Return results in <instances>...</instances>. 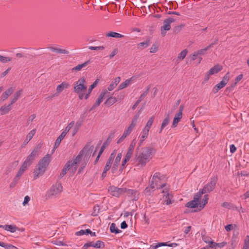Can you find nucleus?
Instances as JSON below:
<instances>
[{
	"mask_svg": "<svg viewBox=\"0 0 249 249\" xmlns=\"http://www.w3.org/2000/svg\"><path fill=\"white\" fill-rule=\"evenodd\" d=\"M152 150L153 149L151 147L143 148L141 152L136 158V165L141 168L145 166L152 159Z\"/></svg>",
	"mask_w": 249,
	"mask_h": 249,
	"instance_id": "f257e3e1",
	"label": "nucleus"
},
{
	"mask_svg": "<svg viewBox=\"0 0 249 249\" xmlns=\"http://www.w3.org/2000/svg\"><path fill=\"white\" fill-rule=\"evenodd\" d=\"M51 160V155L48 154L40 160L34 172L35 179H36L44 174Z\"/></svg>",
	"mask_w": 249,
	"mask_h": 249,
	"instance_id": "f03ea898",
	"label": "nucleus"
},
{
	"mask_svg": "<svg viewBox=\"0 0 249 249\" xmlns=\"http://www.w3.org/2000/svg\"><path fill=\"white\" fill-rule=\"evenodd\" d=\"M91 150V147L85 146L78 154V155H81L80 160L78 163V165H80L78 172L79 174L83 172L84 168L86 166L90 156Z\"/></svg>",
	"mask_w": 249,
	"mask_h": 249,
	"instance_id": "7ed1b4c3",
	"label": "nucleus"
},
{
	"mask_svg": "<svg viewBox=\"0 0 249 249\" xmlns=\"http://www.w3.org/2000/svg\"><path fill=\"white\" fill-rule=\"evenodd\" d=\"M87 90L86 81L84 77L80 78L74 85V91L76 93L80 100L85 98Z\"/></svg>",
	"mask_w": 249,
	"mask_h": 249,
	"instance_id": "20e7f679",
	"label": "nucleus"
},
{
	"mask_svg": "<svg viewBox=\"0 0 249 249\" xmlns=\"http://www.w3.org/2000/svg\"><path fill=\"white\" fill-rule=\"evenodd\" d=\"M164 178L163 175H161L160 173H155L152 177L150 181V187L152 189L155 188L162 189L167 187V184L165 183L162 182V180Z\"/></svg>",
	"mask_w": 249,
	"mask_h": 249,
	"instance_id": "39448f33",
	"label": "nucleus"
},
{
	"mask_svg": "<svg viewBox=\"0 0 249 249\" xmlns=\"http://www.w3.org/2000/svg\"><path fill=\"white\" fill-rule=\"evenodd\" d=\"M63 187L60 183L53 185L46 193L47 198H55L58 197L62 192Z\"/></svg>",
	"mask_w": 249,
	"mask_h": 249,
	"instance_id": "423d86ee",
	"label": "nucleus"
},
{
	"mask_svg": "<svg viewBox=\"0 0 249 249\" xmlns=\"http://www.w3.org/2000/svg\"><path fill=\"white\" fill-rule=\"evenodd\" d=\"M80 156L81 155H78L73 160L68 161L65 164L69 169V171L72 174L77 170L78 163L80 160Z\"/></svg>",
	"mask_w": 249,
	"mask_h": 249,
	"instance_id": "0eeeda50",
	"label": "nucleus"
},
{
	"mask_svg": "<svg viewBox=\"0 0 249 249\" xmlns=\"http://www.w3.org/2000/svg\"><path fill=\"white\" fill-rule=\"evenodd\" d=\"M162 193L163 194L162 197V203L165 205H169L173 203L174 200L173 199V196L169 193V187H165L162 190Z\"/></svg>",
	"mask_w": 249,
	"mask_h": 249,
	"instance_id": "6e6552de",
	"label": "nucleus"
},
{
	"mask_svg": "<svg viewBox=\"0 0 249 249\" xmlns=\"http://www.w3.org/2000/svg\"><path fill=\"white\" fill-rule=\"evenodd\" d=\"M38 154L37 149H35L31 154L26 158L25 161L22 164V166L28 169V167L32 164L36 157Z\"/></svg>",
	"mask_w": 249,
	"mask_h": 249,
	"instance_id": "1a4fd4ad",
	"label": "nucleus"
},
{
	"mask_svg": "<svg viewBox=\"0 0 249 249\" xmlns=\"http://www.w3.org/2000/svg\"><path fill=\"white\" fill-rule=\"evenodd\" d=\"M175 21L173 18H169L165 19L163 21V25L160 27V32L162 36H164L166 34V32L171 29V24Z\"/></svg>",
	"mask_w": 249,
	"mask_h": 249,
	"instance_id": "9d476101",
	"label": "nucleus"
},
{
	"mask_svg": "<svg viewBox=\"0 0 249 249\" xmlns=\"http://www.w3.org/2000/svg\"><path fill=\"white\" fill-rule=\"evenodd\" d=\"M230 72H228L223 77L221 81L216 85L213 89L214 93H216L219 90L224 88L230 79Z\"/></svg>",
	"mask_w": 249,
	"mask_h": 249,
	"instance_id": "9b49d317",
	"label": "nucleus"
},
{
	"mask_svg": "<svg viewBox=\"0 0 249 249\" xmlns=\"http://www.w3.org/2000/svg\"><path fill=\"white\" fill-rule=\"evenodd\" d=\"M216 183V179L215 178H212L211 179L210 181L206 184L201 189V194H205L212 191L215 186Z\"/></svg>",
	"mask_w": 249,
	"mask_h": 249,
	"instance_id": "f8f14e48",
	"label": "nucleus"
},
{
	"mask_svg": "<svg viewBox=\"0 0 249 249\" xmlns=\"http://www.w3.org/2000/svg\"><path fill=\"white\" fill-rule=\"evenodd\" d=\"M126 191V188H118L113 186L110 187L108 189L109 193L116 197L120 196L122 194L125 193Z\"/></svg>",
	"mask_w": 249,
	"mask_h": 249,
	"instance_id": "ddd939ff",
	"label": "nucleus"
},
{
	"mask_svg": "<svg viewBox=\"0 0 249 249\" xmlns=\"http://www.w3.org/2000/svg\"><path fill=\"white\" fill-rule=\"evenodd\" d=\"M92 247L97 249H102L105 247L104 243L101 241H97L96 242H89L86 243L83 247L82 249H88L89 247Z\"/></svg>",
	"mask_w": 249,
	"mask_h": 249,
	"instance_id": "4468645a",
	"label": "nucleus"
},
{
	"mask_svg": "<svg viewBox=\"0 0 249 249\" xmlns=\"http://www.w3.org/2000/svg\"><path fill=\"white\" fill-rule=\"evenodd\" d=\"M108 93V92L107 90H105L104 91L102 92L101 93V94H100L96 102L92 106L90 110L93 109L95 108L96 107H97L98 106H99L100 105V104L103 102L105 95Z\"/></svg>",
	"mask_w": 249,
	"mask_h": 249,
	"instance_id": "2eb2a0df",
	"label": "nucleus"
},
{
	"mask_svg": "<svg viewBox=\"0 0 249 249\" xmlns=\"http://www.w3.org/2000/svg\"><path fill=\"white\" fill-rule=\"evenodd\" d=\"M127 195L130 197L133 200H137L139 198V194L138 191L134 190L127 189L125 192Z\"/></svg>",
	"mask_w": 249,
	"mask_h": 249,
	"instance_id": "dca6fc26",
	"label": "nucleus"
},
{
	"mask_svg": "<svg viewBox=\"0 0 249 249\" xmlns=\"http://www.w3.org/2000/svg\"><path fill=\"white\" fill-rule=\"evenodd\" d=\"M14 88L10 87L6 90L1 95L0 99L1 101H4L6 100L8 97L11 95L14 91Z\"/></svg>",
	"mask_w": 249,
	"mask_h": 249,
	"instance_id": "f3484780",
	"label": "nucleus"
},
{
	"mask_svg": "<svg viewBox=\"0 0 249 249\" xmlns=\"http://www.w3.org/2000/svg\"><path fill=\"white\" fill-rule=\"evenodd\" d=\"M70 87V85L69 83L66 82H63L60 85H58L56 87V93L59 94L62 92L64 89L69 88Z\"/></svg>",
	"mask_w": 249,
	"mask_h": 249,
	"instance_id": "a211bd4d",
	"label": "nucleus"
},
{
	"mask_svg": "<svg viewBox=\"0 0 249 249\" xmlns=\"http://www.w3.org/2000/svg\"><path fill=\"white\" fill-rule=\"evenodd\" d=\"M134 79L135 78L134 77H132L129 79H126L124 82L122 83L121 84L119 85L118 87V90L123 89L126 88L128 86L130 85L133 83Z\"/></svg>",
	"mask_w": 249,
	"mask_h": 249,
	"instance_id": "6ab92c4d",
	"label": "nucleus"
},
{
	"mask_svg": "<svg viewBox=\"0 0 249 249\" xmlns=\"http://www.w3.org/2000/svg\"><path fill=\"white\" fill-rule=\"evenodd\" d=\"M122 158V153H119L118 154L117 157L115 158V161L112 167V172L114 173L117 169L118 166L120 164V160Z\"/></svg>",
	"mask_w": 249,
	"mask_h": 249,
	"instance_id": "aec40b11",
	"label": "nucleus"
},
{
	"mask_svg": "<svg viewBox=\"0 0 249 249\" xmlns=\"http://www.w3.org/2000/svg\"><path fill=\"white\" fill-rule=\"evenodd\" d=\"M36 133V129H33L31 131H30L28 134H27L26 138L25 140L24 141L23 145H26L29 141L32 139V138L34 137L35 134Z\"/></svg>",
	"mask_w": 249,
	"mask_h": 249,
	"instance_id": "412c9836",
	"label": "nucleus"
},
{
	"mask_svg": "<svg viewBox=\"0 0 249 249\" xmlns=\"http://www.w3.org/2000/svg\"><path fill=\"white\" fill-rule=\"evenodd\" d=\"M182 117V115H181L180 113H176L172 123V127L173 128L177 127L178 123L180 121Z\"/></svg>",
	"mask_w": 249,
	"mask_h": 249,
	"instance_id": "4be33fe9",
	"label": "nucleus"
},
{
	"mask_svg": "<svg viewBox=\"0 0 249 249\" xmlns=\"http://www.w3.org/2000/svg\"><path fill=\"white\" fill-rule=\"evenodd\" d=\"M13 104H9L8 105H3L1 106L0 108V111L1 112V115L6 114L8 113V112L11 109V106Z\"/></svg>",
	"mask_w": 249,
	"mask_h": 249,
	"instance_id": "5701e85b",
	"label": "nucleus"
},
{
	"mask_svg": "<svg viewBox=\"0 0 249 249\" xmlns=\"http://www.w3.org/2000/svg\"><path fill=\"white\" fill-rule=\"evenodd\" d=\"M222 69V67L220 66L219 65H215L213 67L211 68L209 72V74H214L218 73L219 71H221Z\"/></svg>",
	"mask_w": 249,
	"mask_h": 249,
	"instance_id": "b1692460",
	"label": "nucleus"
},
{
	"mask_svg": "<svg viewBox=\"0 0 249 249\" xmlns=\"http://www.w3.org/2000/svg\"><path fill=\"white\" fill-rule=\"evenodd\" d=\"M118 101L115 97L110 96L108 98L104 103V104L108 107H110L115 104Z\"/></svg>",
	"mask_w": 249,
	"mask_h": 249,
	"instance_id": "393cba45",
	"label": "nucleus"
},
{
	"mask_svg": "<svg viewBox=\"0 0 249 249\" xmlns=\"http://www.w3.org/2000/svg\"><path fill=\"white\" fill-rule=\"evenodd\" d=\"M22 92V90L20 89V90L16 91L13 97L11 98V104H13L17 101V100L18 99V98L21 95Z\"/></svg>",
	"mask_w": 249,
	"mask_h": 249,
	"instance_id": "a878e982",
	"label": "nucleus"
},
{
	"mask_svg": "<svg viewBox=\"0 0 249 249\" xmlns=\"http://www.w3.org/2000/svg\"><path fill=\"white\" fill-rule=\"evenodd\" d=\"M170 122V114L168 113L166 115L165 118L163 120L160 126V133L162 132V129L167 126Z\"/></svg>",
	"mask_w": 249,
	"mask_h": 249,
	"instance_id": "bb28decb",
	"label": "nucleus"
},
{
	"mask_svg": "<svg viewBox=\"0 0 249 249\" xmlns=\"http://www.w3.org/2000/svg\"><path fill=\"white\" fill-rule=\"evenodd\" d=\"M89 61H87L84 63L79 64V65L76 66V67H73L71 69L72 71H81L82 70V69L84 68L87 66V65L89 64Z\"/></svg>",
	"mask_w": 249,
	"mask_h": 249,
	"instance_id": "cd10ccee",
	"label": "nucleus"
},
{
	"mask_svg": "<svg viewBox=\"0 0 249 249\" xmlns=\"http://www.w3.org/2000/svg\"><path fill=\"white\" fill-rule=\"evenodd\" d=\"M49 49L53 52H56L58 53H64V54H68L69 53V52L65 49H59L55 47H50Z\"/></svg>",
	"mask_w": 249,
	"mask_h": 249,
	"instance_id": "c85d7f7f",
	"label": "nucleus"
},
{
	"mask_svg": "<svg viewBox=\"0 0 249 249\" xmlns=\"http://www.w3.org/2000/svg\"><path fill=\"white\" fill-rule=\"evenodd\" d=\"M66 136V135L63 133V132L61 133L60 135L57 138V139L55 141L54 148L53 149V151L55 150V148H56L59 144H60L62 140L64 139V138Z\"/></svg>",
	"mask_w": 249,
	"mask_h": 249,
	"instance_id": "c756f323",
	"label": "nucleus"
},
{
	"mask_svg": "<svg viewBox=\"0 0 249 249\" xmlns=\"http://www.w3.org/2000/svg\"><path fill=\"white\" fill-rule=\"evenodd\" d=\"M200 203L195 200H193L187 203L185 206L188 208H195L198 206Z\"/></svg>",
	"mask_w": 249,
	"mask_h": 249,
	"instance_id": "7c9ffc66",
	"label": "nucleus"
},
{
	"mask_svg": "<svg viewBox=\"0 0 249 249\" xmlns=\"http://www.w3.org/2000/svg\"><path fill=\"white\" fill-rule=\"evenodd\" d=\"M187 53H188V51L186 49H184L183 51H182L178 54L177 61L178 62H179V61L183 60L185 58V56H186Z\"/></svg>",
	"mask_w": 249,
	"mask_h": 249,
	"instance_id": "2f4dec72",
	"label": "nucleus"
},
{
	"mask_svg": "<svg viewBox=\"0 0 249 249\" xmlns=\"http://www.w3.org/2000/svg\"><path fill=\"white\" fill-rule=\"evenodd\" d=\"M149 131L143 129L141 133V136L140 137V146L142 144L143 142L145 140L148 135Z\"/></svg>",
	"mask_w": 249,
	"mask_h": 249,
	"instance_id": "473e14b6",
	"label": "nucleus"
},
{
	"mask_svg": "<svg viewBox=\"0 0 249 249\" xmlns=\"http://www.w3.org/2000/svg\"><path fill=\"white\" fill-rule=\"evenodd\" d=\"M98 81H99L98 79L94 81V82L92 85H90V86L89 87V90H89L88 93H86L85 94V99H87L89 98V95L90 94L91 91L96 86L97 83H98Z\"/></svg>",
	"mask_w": 249,
	"mask_h": 249,
	"instance_id": "72a5a7b5",
	"label": "nucleus"
},
{
	"mask_svg": "<svg viewBox=\"0 0 249 249\" xmlns=\"http://www.w3.org/2000/svg\"><path fill=\"white\" fill-rule=\"evenodd\" d=\"M202 240L205 242L206 243H208L209 244V248H211V246L212 245H213V240H212V238L208 236L205 235H202Z\"/></svg>",
	"mask_w": 249,
	"mask_h": 249,
	"instance_id": "f704fd0d",
	"label": "nucleus"
},
{
	"mask_svg": "<svg viewBox=\"0 0 249 249\" xmlns=\"http://www.w3.org/2000/svg\"><path fill=\"white\" fill-rule=\"evenodd\" d=\"M154 120V116H152L149 118L143 129L149 131L152 124L153 123Z\"/></svg>",
	"mask_w": 249,
	"mask_h": 249,
	"instance_id": "c9c22d12",
	"label": "nucleus"
},
{
	"mask_svg": "<svg viewBox=\"0 0 249 249\" xmlns=\"http://www.w3.org/2000/svg\"><path fill=\"white\" fill-rule=\"evenodd\" d=\"M106 36L108 37H112L114 38H121L124 37V36L116 32H110L106 34Z\"/></svg>",
	"mask_w": 249,
	"mask_h": 249,
	"instance_id": "e433bc0d",
	"label": "nucleus"
},
{
	"mask_svg": "<svg viewBox=\"0 0 249 249\" xmlns=\"http://www.w3.org/2000/svg\"><path fill=\"white\" fill-rule=\"evenodd\" d=\"M0 246L5 249H18L16 247L11 244H7L2 242H0Z\"/></svg>",
	"mask_w": 249,
	"mask_h": 249,
	"instance_id": "4c0bfd02",
	"label": "nucleus"
},
{
	"mask_svg": "<svg viewBox=\"0 0 249 249\" xmlns=\"http://www.w3.org/2000/svg\"><path fill=\"white\" fill-rule=\"evenodd\" d=\"M110 231L112 233H119L121 232V231L117 229L116 227L115 223H112L110 226Z\"/></svg>",
	"mask_w": 249,
	"mask_h": 249,
	"instance_id": "58836bf2",
	"label": "nucleus"
},
{
	"mask_svg": "<svg viewBox=\"0 0 249 249\" xmlns=\"http://www.w3.org/2000/svg\"><path fill=\"white\" fill-rule=\"evenodd\" d=\"M75 122L74 121L70 122L69 124L66 127L65 130L62 132L66 135L67 133L71 130V129L74 126Z\"/></svg>",
	"mask_w": 249,
	"mask_h": 249,
	"instance_id": "ea45409f",
	"label": "nucleus"
},
{
	"mask_svg": "<svg viewBox=\"0 0 249 249\" xmlns=\"http://www.w3.org/2000/svg\"><path fill=\"white\" fill-rule=\"evenodd\" d=\"M167 246L166 243H157L156 244L151 245L150 247V249H156L161 246Z\"/></svg>",
	"mask_w": 249,
	"mask_h": 249,
	"instance_id": "a19ab883",
	"label": "nucleus"
},
{
	"mask_svg": "<svg viewBox=\"0 0 249 249\" xmlns=\"http://www.w3.org/2000/svg\"><path fill=\"white\" fill-rule=\"evenodd\" d=\"M115 157V151H114L113 152V153H112L111 154V155H110V156L107 162L106 165H110V166L111 167V164L112 163V161H113Z\"/></svg>",
	"mask_w": 249,
	"mask_h": 249,
	"instance_id": "79ce46f5",
	"label": "nucleus"
},
{
	"mask_svg": "<svg viewBox=\"0 0 249 249\" xmlns=\"http://www.w3.org/2000/svg\"><path fill=\"white\" fill-rule=\"evenodd\" d=\"M139 118V115H136L134 116L130 124L129 125L130 127L134 129L137 124V121Z\"/></svg>",
	"mask_w": 249,
	"mask_h": 249,
	"instance_id": "37998d69",
	"label": "nucleus"
},
{
	"mask_svg": "<svg viewBox=\"0 0 249 249\" xmlns=\"http://www.w3.org/2000/svg\"><path fill=\"white\" fill-rule=\"evenodd\" d=\"M27 169L25 167H23V166H21L19 169L18 170V173H17L16 176L18 178H20V177L22 176V175L25 172V171Z\"/></svg>",
	"mask_w": 249,
	"mask_h": 249,
	"instance_id": "c03bdc74",
	"label": "nucleus"
},
{
	"mask_svg": "<svg viewBox=\"0 0 249 249\" xmlns=\"http://www.w3.org/2000/svg\"><path fill=\"white\" fill-rule=\"evenodd\" d=\"M226 243L225 242H221L220 243H216L213 242V245L211 246V248H214L216 249V247L222 248L225 246Z\"/></svg>",
	"mask_w": 249,
	"mask_h": 249,
	"instance_id": "a18cd8bd",
	"label": "nucleus"
},
{
	"mask_svg": "<svg viewBox=\"0 0 249 249\" xmlns=\"http://www.w3.org/2000/svg\"><path fill=\"white\" fill-rule=\"evenodd\" d=\"M12 60V58L9 57H6L0 55V61L2 63H5Z\"/></svg>",
	"mask_w": 249,
	"mask_h": 249,
	"instance_id": "49530a36",
	"label": "nucleus"
},
{
	"mask_svg": "<svg viewBox=\"0 0 249 249\" xmlns=\"http://www.w3.org/2000/svg\"><path fill=\"white\" fill-rule=\"evenodd\" d=\"M203 194H201V190H200L199 192L196 193L194 196L193 199L195 200L196 201H197L198 202H199L200 204V201L199 199H200L202 195H203Z\"/></svg>",
	"mask_w": 249,
	"mask_h": 249,
	"instance_id": "de8ad7c7",
	"label": "nucleus"
},
{
	"mask_svg": "<svg viewBox=\"0 0 249 249\" xmlns=\"http://www.w3.org/2000/svg\"><path fill=\"white\" fill-rule=\"evenodd\" d=\"M208 50V49L206 47L204 49H200V50H199L196 51V52L197 53L198 56H202V55H205L206 53V52Z\"/></svg>",
	"mask_w": 249,
	"mask_h": 249,
	"instance_id": "09e8293b",
	"label": "nucleus"
},
{
	"mask_svg": "<svg viewBox=\"0 0 249 249\" xmlns=\"http://www.w3.org/2000/svg\"><path fill=\"white\" fill-rule=\"evenodd\" d=\"M17 230V227L15 225H9L7 228V231L11 232H15Z\"/></svg>",
	"mask_w": 249,
	"mask_h": 249,
	"instance_id": "8fccbe9b",
	"label": "nucleus"
},
{
	"mask_svg": "<svg viewBox=\"0 0 249 249\" xmlns=\"http://www.w3.org/2000/svg\"><path fill=\"white\" fill-rule=\"evenodd\" d=\"M129 160L126 158H124V159L122 161V164H121V167L119 170V171L122 172L124 169V166H125V165L126 164V163Z\"/></svg>",
	"mask_w": 249,
	"mask_h": 249,
	"instance_id": "3c124183",
	"label": "nucleus"
},
{
	"mask_svg": "<svg viewBox=\"0 0 249 249\" xmlns=\"http://www.w3.org/2000/svg\"><path fill=\"white\" fill-rule=\"evenodd\" d=\"M129 160L126 158H124V159L122 161V164H121V167L119 170V171L122 172L124 169V166H125V165L126 164V163Z\"/></svg>",
	"mask_w": 249,
	"mask_h": 249,
	"instance_id": "603ef678",
	"label": "nucleus"
},
{
	"mask_svg": "<svg viewBox=\"0 0 249 249\" xmlns=\"http://www.w3.org/2000/svg\"><path fill=\"white\" fill-rule=\"evenodd\" d=\"M136 140H133L132 141V142H131V143H130V145L129 146L128 150L132 151V152H133L134 148H135V146L136 145Z\"/></svg>",
	"mask_w": 249,
	"mask_h": 249,
	"instance_id": "864d4df0",
	"label": "nucleus"
},
{
	"mask_svg": "<svg viewBox=\"0 0 249 249\" xmlns=\"http://www.w3.org/2000/svg\"><path fill=\"white\" fill-rule=\"evenodd\" d=\"M153 191V189H152L150 187V185L149 186L147 187L144 190V194L146 195L150 196L151 194V193Z\"/></svg>",
	"mask_w": 249,
	"mask_h": 249,
	"instance_id": "5fc2aeb1",
	"label": "nucleus"
},
{
	"mask_svg": "<svg viewBox=\"0 0 249 249\" xmlns=\"http://www.w3.org/2000/svg\"><path fill=\"white\" fill-rule=\"evenodd\" d=\"M68 171H69V169H68L66 165H65L64 168L62 170L61 173L60 174V177L62 178L64 175L66 174Z\"/></svg>",
	"mask_w": 249,
	"mask_h": 249,
	"instance_id": "6e6d98bb",
	"label": "nucleus"
},
{
	"mask_svg": "<svg viewBox=\"0 0 249 249\" xmlns=\"http://www.w3.org/2000/svg\"><path fill=\"white\" fill-rule=\"evenodd\" d=\"M89 49L91 50H103L105 49L104 47L102 46H97V47H94V46H89Z\"/></svg>",
	"mask_w": 249,
	"mask_h": 249,
	"instance_id": "4d7b16f0",
	"label": "nucleus"
},
{
	"mask_svg": "<svg viewBox=\"0 0 249 249\" xmlns=\"http://www.w3.org/2000/svg\"><path fill=\"white\" fill-rule=\"evenodd\" d=\"M100 208L98 205L95 206L93 208V212L92 213V215L93 216H96L97 215V213H99L100 211Z\"/></svg>",
	"mask_w": 249,
	"mask_h": 249,
	"instance_id": "13d9d810",
	"label": "nucleus"
},
{
	"mask_svg": "<svg viewBox=\"0 0 249 249\" xmlns=\"http://www.w3.org/2000/svg\"><path fill=\"white\" fill-rule=\"evenodd\" d=\"M30 200H31V198H30V196H25L24 197V201L22 203V205L24 206L27 205L28 204V202L30 201Z\"/></svg>",
	"mask_w": 249,
	"mask_h": 249,
	"instance_id": "bf43d9fd",
	"label": "nucleus"
},
{
	"mask_svg": "<svg viewBox=\"0 0 249 249\" xmlns=\"http://www.w3.org/2000/svg\"><path fill=\"white\" fill-rule=\"evenodd\" d=\"M149 45V41H146L145 42H142L138 44V46L139 47H142L143 48H146L147 46H148Z\"/></svg>",
	"mask_w": 249,
	"mask_h": 249,
	"instance_id": "052dcab7",
	"label": "nucleus"
},
{
	"mask_svg": "<svg viewBox=\"0 0 249 249\" xmlns=\"http://www.w3.org/2000/svg\"><path fill=\"white\" fill-rule=\"evenodd\" d=\"M148 91H149V89L148 88L145 91H144L143 93H142L141 95V96L139 98V99L138 100L140 101V102H141L143 100V99L146 96V95L147 94V93L148 92Z\"/></svg>",
	"mask_w": 249,
	"mask_h": 249,
	"instance_id": "680f3d73",
	"label": "nucleus"
},
{
	"mask_svg": "<svg viewBox=\"0 0 249 249\" xmlns=\"http://www.w3.org/2000/svg\"><path fill=\"white\" fill-rule=\"evenodd\" d=\"M133 128L128 126V127L124 130V133L127 136L129 135L133 130Z\"/></svg>",
	"mask_w": 249,
	"mask_h": 249,
	"instance_id": "e2e57ef3",
	"label": "nucleus"
},
{
	"mask_svg": "<svg viewBox=\"0 0 249 249\" xmlns=\"http://www.w3.org/2000/svg\"><path fill=\"white\" fill-rule=\"evenodd\" d=\"M198 56V55L196 52H194V53L193 54H191L190 55V57L191 60H193V61L195 60L197 58Z\"/></svg>",
	"mask_w": 249,
	"mask_h": 249,
	"instance_id": "0e129e2a",
	"label": "nucleus"
},
{
	"mask_svg": "<svg viewBox=\"0 0 249 249\" xmlns=\"http://www.w3.org/2000/svg\"><path fill=\"white\" fill-rule=\"evenodd\" d=\"M118 49L117 48L114 49L111 52V54L109 55L110 58H111L114 56L118 53Z\"/></svg>",
	"mask_w": 249,
	"mask_h": 249,
	"instance_id": "69168bd1",
	"label": "nucleus"
},
{
	"mask_svg": "<svg viewBox=\"0 0 249 249\" xmlns=\"http://www.w3.org/2000/svg\"><path fill=\"white\" fill-rule=\"evenodd\" d=\"M133 154V152L128 150L125 157L130 160L132 157Z\"/></svg>",
	"mask_w": 249,
	"mask_h": 249,
	"instance_id": "338daca9",
	"label": "nucleus"
},
{
	"mask_svg": "<svg viewBox=\"0 0 249 249\" xmlns=\"http://www.w3.org/2000/svg\"><path fill=\"white\" fill-rule=\"evenodd\" d=\"M158 50V47L156 45H153L150 48V52L151 53H154L157 52Z\"/></svg>",
	"mask_w": 249,
	"mask_h": 249,
	"instance_id": "774afa93",
	"label": "nucleus"
}]
</instances>
